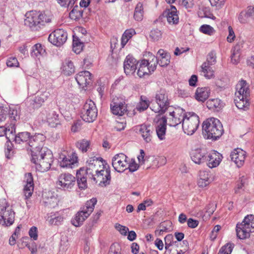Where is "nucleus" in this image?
I'll list each match as a JSON object with an SVG mask.
<instances>
[{
  "mask_svg": "<svg viewBox=\"0 0 254 254\" xmlns=\"http://www.w3.org/2000/svg\"><path fill=\"white\" fill-rule=\"evenodd\" d=\"M75 80L79 86L83 89L92 83L91 74L87 70L80 71L76 75Z\"/></svg>",
  "mask_w": 254,
  "mask_h": 254,
  "instance_id": "obj_23",
  "label": "nucleus"
},
{
  "mask_svg": "<svg viewBox=\"0 0 254 254\" xmlns=\"http://www.w3.org/2000/svg\"><path fill=\"white\" fill-rule=\"evenodd\" d=\"M128 166L127 169H128L129 172H133L136 171L138 168L139 165L135 162L134 160H131L130 162H128Z\"/></svg>",
  "mask_w": 254,
  "mask_h": 254,
  "instance_id": "obj_62",
  "label": "nucleus"
},
{
  "mask_svg": "<svg viewBox=\"0 0 254 254\" xmlns=\"http://www.w3.org/2000/svg\"><path fill=\"white\" fill-rule=\"evenodd\" d=\"M223 132V126L219 120L211 118L203 122L202 133L205 138L215 140L222 135Z\"/></svg>",
  "mask_w": 254,
  "mask_h": 254,
  "instance_id": "obj_2",
  "label": "nucleus"
},
{
  "mask_svg": "<svg viewBox=\"0 0 254 254\" xmlns=\"http://www.w3.org/2000/svg\"><path fill=\"white\" fill-rule=\"evenodd\" d=\"M81 118L83 121L88 123H92L97 117L98 110L94 102L87 100L83 106L81 113Z\"/></svg>",
  "mask_w": 254,
  "mask_h": 254,
  "instance_id": "obj_10",
  "label": "nucleus"
},
{
  "mask_svg": "<svg viewBox=\"0 0 254 254\" xmlns=\"http://www.w3.org/2000/svg\"><path fill=\"white\" fill-rule=\"evenodd\" d=\"M207 108L210 110L218 111L223 107V104L221 100L216 99H211L206 102Z\"/></svg>",
  "mask_w": 254,
  "mask_h": 254,
  "instance_id": "obj_39",
  "label": "nucleus"
},
{
  "mask_svg": "<svg viewBox=\"0 0 254 254\" xmlns=\"http://www.w3.org/2000/svg\"><path fill=\"white\" fill-rule=\"evenodd\" d=\"M45 53V50L42 47L41 44H35L32 48L31 55L32 57L39 59L40 56Z\"/></svg>",
  "mask_w": 254,
  "mask_h": 254,
  "instance_id": "obj_43",
  "label": "nucleus"
},
{
  "mask_svg": "<svg viewBox=\"0 0 254 254\" xmlns=\"http://www.w3.org/2000/svg\"><path fill=\"white\" fill-rule=\"evenodd\" d=\"M11 115L12 116L10 118H12V120L11 121V122L7 123L5 124L4 126L0 127V137L3 136L5 135L6 136L8 135H9L15 132V123L17 119L18 118L17 116V112L12 111Z\"/></svg>",
  "mask_w": 254,
  "mask_h": 254,
  "instance_id": "obj_18",
  "label": "nucleus"
},
{
  "mask_svg": "<svg viewBox=\"0 0 254 254\" xmlns=\"http://www.w3.org/2000/svg\"><path fill=\"white\" fill-rule=\"evenodd\" d=\"M4 209V211H3V208H2V210L1 211L0 215H2L5 223L7 222V225H11L14 221L15 213L8 207H5Z\"/></svg>",
  "mask_w": 254,
  "mask_h": 254,
  "instance_id": "obj_30",
  "label": "nucleus"
},
{
  "mask_svg": "<svg viewBox=\"0 0 254 254\" xmlns=\"http://www.w3.org/2000/svg\"><path fill=\"white\" fill-rule=\"evenodd\" d=\"M135 34V31L133 29L126 30L123 34L122 37L121 44L123 47H124L128 41Z\"/></svg>",
  "mask_w": 254,
  "mask_h": 254,
  "instance_id": "obj_47",
  "label": "nucleus"
},
{
  "mask_svg": "<svg viewBox=\"0 0 254 254\" xmlns=\"http://www.w3.org/2000/svg\"><path fill=\"white\" fill-rule=\"evenodd\" d=\"M31 137L30 133L25 131L18 133L15 136V142L18 144L25 142L27 144V142H29Z\"/></svg>",
  "mask_w": 254,
  "mask_h": 254,
  "instance_id": "obj_42",
  "label": "nucleus"
},
{
  "mask_svg": "<svg viewBox=\"0 0 254 254\" xmlns=\"http://www.w3.org/2000/svg\"><path fill=\"white\" fill-rule=\"evenodd\" d=\"M178 94L179 96L182 98H187L190 96L191 90L189 87L184 89H179Z\"/></svg>",
  "mask_w": 254,
  "mask_h": 254,
  "instance_id": "obj_57",
  "label": "nucleus"
},
{
  "mask_svg": "<svg viewBox=\"0 0 254 254\" xmlns=\"http://www.w3.org/2000/svg\"><path fill=\"white\" fill-rule=\"evenodd\" d=\"M233 249V245L228 243L220 249L218 254H231Z\"/></svg>",
  "mask_w": 254,
  "mask_h": 254,
  "instance_id": "obj_55",
  "label": "nucleus"
},
{
  "mask_svg": "<svg viewBox=\"0 0 254 254\" xmlns=\"http://www.w3.org/2000/svg\"><path fill=\"white\" fill-rule=\"evenodd\" d=\"M248 217H245L243 222L240 224H237L236 226V232L237 237L240 239H244L250 237V233L252 230L249 225L247 224Z\"/></svg>",
  "mask_w": 254,
  "mask_h": 254,
  "instance_id": "obj_22",
  "label": "nucleus"
},
{
  "mask_svg": "<svg viewBox=\"0 0 254 254\" xmlns=\"http://www.w3.org/2000/svg\"><path fill=\"white\" fill-rule=\"evenodd\" d=\"M143 5L141 2H139L136 4L133 17L134 19L137 21H141L143 19Z\"/></svg>",
  "mask_w": 254,
  "mask_h": 254,
  "instance_id": "obj_44",
  "label": "nucleus"
},
{
  "mask_svg": "<svg viewBox=\"0 0 254 254\" xmlns=\"http://www.w3.org/2000/svg\"><path fill=\"white\" fill-rule=\"evenodd\" d=\"M87 167L86 170V175L92 179L94 175L98 174L100 171H102L108 165L101 157H90L87 161Z\"/></svg>",
  "mask_w": 254,
  "mask_h": 254,
  "instance_id": "obj_6",
  "label": "nucleus"
},
{
  "mask_svg": "<svg viewBox=\"0 0 254 254\" xmlns=\"http://www.w3.org/2000/svg\"><path fill=\"white\" fill-rule=\"evenodd\" d=\"M97 203L96 198H92L86 201L85 206L82 209L78 212L75 217L71 220L72 224L76 226L79 227L82 225L85 220L93 212L95 205Z\"/></svg>",
  "mask_w": 254,
  "mask_h": 254,
  "instance_id": "obj_5",
  "label": "nucleus"
},
{
  "mask_svg": "<svg viewBox=\"0 0 254 254\" xmlns=\"http://www.w3.org/2000/svg\"><path fill=\"white\" fill-rule=\"evenodd\" d=\"M84 44L81 42L79 38L73 36L72 50L76 54H79L82 50Z\"/></svg>",
  "mask_w": 254,
  "mask_h": 254,
  "instance_id": "obj_45",
  "label": "nucleus"
},
{
  "mask_svg": "<svg viewBox=\"0 0 254 254\" xmlns=\"http://www.w3.org/2000/svg\"><path fill=\"white\" fill-rule=\"evenodd\" d=\"M83 12L78 10V6L76 5L69 12V17L74 20L79 19L82 17Z\"/></svg>",
  "mask_w": 254,
  "mask_h": 254,
  "instance_id": "obj_49",
  "label": "nucleus"
},
{
  "mask_svg": "<svg viewBox=\"0 0 254 254\" xmlns=\"http://www.w3.org/2000/svg\"><path fill=\"white\" fill-rule=\"evenodd\" d=\"M112 113L115 115L123 116L127 111V105L125 102L117 97L114 98L110 104Z\"/></svg>",
  "mask_w": 254,
  "mask_h": 254,
  "instance_id": "obj_16",
  "label": "nucleus"
},
{
  "mask_svg": "<svg viewBox=\"0 0 254 254\" xmlns=\"http://www.w3.org/2000/svg\"><path fill=\"white\" fill-rule=\"evenodd\" d=\"M241 50L240 45L237 44L234 47L232 54L231 55V61L233 64H237L238 63L240 59V51Z\"/></svg>",
  "mask_w": 254,
  "mask_h": 254,
  "instance_id": "obj_48",
  "label": "nucleus"
},
{
  "mask_svg": "<svg viewBox=\"0 0 254 254\" xmlns=\"http://www.w3.org/2000/svg\"><path fill=\"white\" fill-rule=\"evenodd\" d=\"M127 159L128 157L123 153L117 154L112 158V166L118 172L122 173L127 169Z\"/></svg>",
  "mask_w": 254,
  "mask_h": 254,
  "instance_id": "obj_13",
  "label": "nucleus"
},
{
  "mask_svg": "<svg viewBox=\"0 0 254 254\" xmlns=\"http://www.w3.org/2000/svg\"><path fill=\"white\" fill-rule=\"evenodd\" d=\"M115 227L122 235L124 236L127 235V234L128 231V228L127 227L118 223H116L115 224Z\"/></svg>",
  "mask_w": 254,
  "mask_h": 254,
  "instance_id": "obj_60",
  "label": "nucleus"
},
{
  "mask_svg": "<svg viewBox=\"0 0 254 254\" xmlns=\"http://www.w3.org/2000/svg\"><path fill=\"white\" fill-rule=\"evenodd\" d=\"M12 111L17 112V110H11L6 107H0V122L7 120V123H11L12 120V118H14L13 117L10 118L12 116L11 113H12Z\"/></svg>",
  "mask_w": 254,
  "mask_h": 254,
  "instance_id": "obj_37",
  "label": "nucleus"
},
{
  "mask_svg": "<svg viewBox=\"0 0 254 254\" xmlns=\"http://www.w3.org/2000/svg\"><path fill=\"white\" fill-rule=\"evenodd\" d=\"M150 54V53H149ZM150 58L147 61H149V65L151 68L152 71H154L156 68L157 64H158V56L156 57L152 54L149 55Z\"/></svg>",
  "mask_w": 254,
  "mask_h": 254,
  "instance_id": "obj_54",
  "label": "nucleus"
},
{
  "mask_svg": "<svg viewBox=\"0 0 254 254\" xmlns=\"http://www.w3.org/2000/svg\"><path fill=\"white\" fill-rule=\"evenodd\" d=\"M50 93L46 91L38 94L33 99H30V105L33 109H38L48 99Z\"/></svg>",
  "mask_w": 254,
  "mask_h": 254,
  "instance_id": "obj_26",
  "label": "nucleus"
},
{
  "mask_svg": "<svg viewBox=\"0 0 254 254\" xmlns=\"http://www.w3.org/2000/svg\"><path fill=\"white\" fill-rule=\"evenodd\" d=\"M152 72L150 66L149 65V61L146 60H142L139 64L137 74L139 77H142L145 75H148L149 73Z\"/></svg>",
  "mask_w": 254,
  "mask_h": 254,
  "instance_id": "obj_35",
  "label": "nucleus"
},
{
  "mask_svg": "<svg viewBox=\"0 0 254 254\" xmlns=\"http://www.w3.org/2000/svg\"><path fill=\"white\" fill-rule=\"evenodd\" d=\"M111 179V171L109 165L102 171H100L98 174L94 175V177L92 178L96 183L99 182V185L101 187H106L109 185Z\"/></svg>",
  "mask_w": 254,
  "mask_h": 254,
  "instance_id": "obj_15",
  "label": "nucleus"
},
{
  "mask_svg": "<svg viewBox=\"0 0 254 254\" xmlns=\"http://www.w3.org/2000/svg\"><path fill=\"white\" fill-rule=\"evenodd\" d=\"M186 114L183 109H176L175 111L170 112L169 117L168 118L169 125L171 127H176L181 123L183 124Z\"/></svg>",
  "mask_w": 254,
  "mask_h": 254,
  "instance_id": "obj_17",
  "label": "nucleus"
},
{
  "mask_svg": "<svg viewBox=\"0 0 254 254\" xmlns=\"http://www.w3.org/2000/svg\"><path fill=\"white\" fill-rule=\"evenodd\" d=\"M181 2V5L184 6L186 8H191L194 5L193 0H180Z\"/></svg>",
  "mask_w": 254,
  "mask_h": 254,
  "instance_id": "obj_63",
  "label": "nucleus"
},
{
  "mask_svg": "<svg viewBox=\"0 0 254 254\" xmlns=\"http://www.w3.org/2000/svg\"><path fill=\"white\" fill-rule=\"evenodd\" d=\"M208 154L205 148H198L192 150L190 157L194 163L197 164H201L206 162Z\"/></svg>",
  "mask_w": 254,
  "mask_h": 254,
  "instance_id": "obj_19",
  "label": "nucleus"
},
{
  "mask_svg": "<svg viewBox=\"0 0 254 254\" xmlns=\"http://www.w3.org/2000/svg\"><path fill=\"white\" fill-rule=\"evenodd\" d=\"M35 161L31 156V161L36 165V168L39 171L44 172L48 171L53 162V155L52 151L47 147H42L41 151L37 153Z\"/></svg>",
  "mask_w": 254,
  "mask_h": 254,
  "instance_id": "obj_4",
  "label": "nucleus"
},
{
  "mask_svg": "<svg viewBox=\"0 0 254 254\" xmlns=\"http://www.w3.org/2000/svg\"><path fill=\"white\" fill-rule=\"evenodd\" d=\"M66 153H62L59 158L60 166L62 168H72L75 164L77 163L78 157L75 152L66 154Z\"/></svg>",
  "mask_w": 254,
  "mask_h": 254,
  "instance_id": "obj_12",
  "label": "nucleus"
},
{
  "mask_svg": "<svg viewBox=\"0 0 254 254\" xmlns=\"http://www.w3.org/2000/svg\"><path fill=\"white\" fill-rule=\"evenodd\" d=\"M236 90L234 99L236 106L239 109L247 110L250 106V89L248 83L245 80H241L237 84Z\"/></svg>",
  "mask_w": 254,
  "mask_h": 254,
  "instance_id": "obj_3",
  "label": "nucleus"
},
{
  "mask_svg": "<svg viewBox=\"0 0 254 254\" xmlns=\"http://www.w3.org/2000/svg\"><path fill=\"white\" fill-rule=\"evenodd\" d=\"M85 175H86V172L84 169H80L77 171V182L80 189H85L87 188V178L85 177Z\"/></svg>",
  "mask_w": 254,
  "mask_h": 254,
  "instance_id": "obj_36",
  "label": "nucleus"
},
{
  "mask_svg": "<svg viewBox=\"0 0 254 254\" xmlns=\"http://www.w3.org/2000/svg\"><path fill=\"white\" fill-rule=\"evenodd\" d=\"M121 248L119 244H112L110 248L108 254H120Z\"/></svg>",
  "mask_w": 254,
  "mask_h": 254,
  "instance_id": "obj_58",
  "label": "nucleus"
},
{
  "mask_svg": "<svg viewBox=\"0 0 254 254\" xmlns=\"http://www.w3.org/2000/svg\"><path fill=\"white\" fill-rule=\"evenodd\" d=\"M48 221L51 225H59L63 221V217L61 216H57L52 217V216L48 217Z\"/></svg>",
  "mask_w": 254,
  "mask_h": 254,
  "instance_id": "obj_56",
  "label": "nucleus"
},
{
  "mask_svg": "<svg viewBox=\"0 0 254 254\" xmlns=\"http://www.w3.org/2000/svg\"><path fill=\"white\" fill-rule=\"evenodd\" d=\"M166 123L167 119L165 117H162L160 122L156 128L157 136L160 140H163L165 138Z\"/></svg>",
  "mask_w": 254,
  "mask_h": 254,
  "instance_id": "obj_33",
  "label": "nucleus"
},
{
  "mask_svg": "<svg viewBox=\"0 0 254 254\" xmlns=\"http://www.w3.org/2000/svg\"><path fill=\"white\" fill-rule=\"evenodd\" d=\"M199 123V117L197 115L194 113H188L182 124L184 132L188 135H192L197 129Z\"/></svg>",
  "mask_w": 254,
  "mask_h": 254,
  "instance_id": "obj_7",
  "label": "nucleus"
},
{
  "mask_svg": "<svg viewBox=\"0 0 254 254\" xmlns=\"http://www.w3.org/2000/svg\"><path fill=\"white\" fill-rule=\"evenodd\" d=\"M199 31L208 35H212L215 33L214 28L209 25L204 24L200 26Z\"/></svg>",
  "mask_w": 254,
  "mask_h": 254,
  "instance_id": "obj_51",
  "label": "nucleus"
},
{
  "mask_svg": "<svg viewBox=\"0 0 254 254\" xmlns=\"http://www.w3.org/2000/svg\"><path fill=\"white\" fill-rule=\"evenodd\" d=\"M138 63L137 60L132 56H127L124 63L125 73L128 75L133 74L137 68Z\"/></svg>",
  "mask_w": 254,
  "mask_h": 254,
  "instance_id": "obj_21",
  "label": "nucleus"
},
{
  "mask_svg": "<svg viewBox=\"0 0 254 254\" xmlns=\"http://www.w3.org/2000/svg\"><path fill=\"white\" fill-rule=\"evenodd\" d=\"M137 129L138 133L146 143H149L151 141L154 131L152 126L142 124L138 126Z\"/></svg>",
  "mask_w": 254,
  "mask_h": 254,
  "instance_id": "obj_20",
  "label": "nucleus"
},
{
  "mask_svg": "<svg viewBox=\"0 0 254 254\" xmlns=\"http://www.w3.org/2000/svg\"><path fill=\"white\" fill-rule=\"evenodd\" d=\"M25 17L24 24L33 31H38L44 28L47 24L51 22L52 19V16L48 13L36 11L26 13Z\"/></svg>",
  "mask_w": 254,
  "mask_h": 254,
  "instance_id": "obj_1",
  "label": "nucleus"
},
{
  "mask_svg": "<svg viewBox=\"0 0 254 254\" xmlns=\"http://www.w3.org/2000/svg\"><path fill=\"white\" fill-rule=\"evenodd\" d=\"M24 181L26 184L24 186L23 193L25 199H28L31 196L34 190L33 179L31 173H29L25 175Z\"/></svg>",
  "mask_w": 254,
  "mask_h": 254,
  "instance_id": "obj_24",
  "label": "nucleus"
},
{
  "mask_svg": "<svg viewBox=\"0 0 254 254\" xmlns=\"http://www.w3.org/2000/svg\"><path fill=\"white\" fill-rule=\"evenodd\" d=\"M90 141L85 139L78 141L76 143V147L82 152H86L90 147Z\"/></svg>",
  "mask_w": 254,
  "mask_h": 254,
  "instance_id": "obj_46",
  "label": "nucleus"
},
{
  "mask_svg": "<svg viewBox=\"0 0 254 254\" xmlns=\"http://www.w3.org/2000/svg\"><path fill=\"white\" fill-rule=\"evenodd\" d=\"M6 64L8 67H18L19 63L17 59L15 57L9 58L6 62Z\"/></svg>",
  "mask_w": 254,
  "mask_h": 254,
  "instance_id": "obj_59",
  "label": "nucleus"
},
{
  "mask_svg": "<svg viewBox=\"0 0 254 254\" xmlns=\"http://www.w3.org/2000/svg\"><path fill=\"white\" fill-rule=\"evenodd\" d=\"M5 155L6 158L10 159L12 156V144L10 142H7L5 144Z\"/></svg>",
  "mask_w": 254,
  "mask_h": 254,
  "instance_id": "obj_61",
  "label": "nucleus"
},
{
  "mask_svg": "<svg viewBox=\"0 0 254 254\" xmlns=\"http://www.w3.org/2000/svg\"><path fill=\"white\" fill-rule=\"evenodd\" d=\"M216 63V53L214 51L210 52L207 56L206 61L203 63H206L209 65H214Z\"/></svg>",
  "mask_w": 254,
  "mask_h": 254,
  "instance_id": "obj_53",
  "label": "nucleus"
},
{
  "mask_svg": "<svg viewBox=\"0 0 254 254\" xmlns=\"http://www.w3.org/2000/svg\"><path fill=\"white\" fill-rule=\"evenodd\" d=\"M49 125L52 127H56L60 124L59 115L55 111H50L47 116Z\"/></svg>",
  "mask_w": 254,
  "mask_h": 254,
  "instance_id": "obj_38",
  "label": "nucleus"
},
{
  "mask_svg": "<svg viewBox=\"0 0 254 254\" xmlns=\"http://www.w3.org/2000/svg\"><path fill=\"white\" fill-rule=\"evenodd\" d=\"M246 154V153L245 151L240 148H237L232 152L230 156L232 161L234 162L238 167H240L244 163Z\"/></svg>",
  "mask_w": 254,
  "mask_h": 254,
  "instance_id": "obj_25",
  "label": "nucleus"
},
{
  "mask_svg": "<svg viewBox=\"0 0 254 254\" xmlns=\"http://www.w3.org/2000/svg\"><path fill=\"white\" fill-rule=\"evenodd\" d=\"M46 140V136L43 134H35L33 136H31L29 142L27 144L30 147V150L31 151V156H33V160L35 161L37 153L41 151L42 147H44V142Z\"/></svg>",
  "mask_w": 254,
  "mask_h": 254,
  "instance_id": "obj_9",
  "label": "nucleus"
},
{
  "mask_svg": "<svg viewBox=\"0 0 254 254\" xmlns=\"http://www.w3.org/2000/svg\"><path fill=\"white\" fill-rule=\"evenodd\" d=\"M62 72L65 75L69 76L73 73L75 71L74 66L73 63L69 60H66L63 63L62 67Z\"/></svg>",
  "mask_w": 254,
  "mask_h": 254,
  "instance_id": "obj_41",
  "label": "nucleus"
},
{
  "mask_svg": "<svg viewBox=\"0 0 254 254\" xmlns=\"http://www.w3.org/2000/svg\"><path fill=\"white\" fill-rule=\"evenodd\" d=\"M222 156L217 151H213L208 154L206 162L208 166L213 168L219 165L222 160Z\"/></svg>",
  "mask_w": 254,
  "mask_h": 254,
  "instance_id": "obj_28",
  "label": "nucleus"
},
{
  "mask_svg": "<svg viewBox=\"0 0 254 254\" xmlns=\"http://www.w3.org/2000/svg\"><path fill=\"white\" fill-rule=\"evenodd\" d=\"M155 98L157 106H152L151 109L155 113L164 114L170 106L167 93L165 90L161 89L156 93Z\"/></svg>",
  "mask_w": 254,
  "mask_h": 254,
  "instance_id": "obj_8",
  "label": "nucleus"
},
{
  "mask_svg": "<svg viewBox=\"0 0 254 254\" xmlns=\"http://www.w3.org/2000/svg\"><path fill=\"white\" fill-rule=\"evenodd\" d=\"M67 38V34L64 30L58 29L50 34L48 39L53 45L60 46L64 44Z\"/></svg>",
  "mask_w": 254,
  "mask_h": 254,
  "instance_id": "obj_14",
  "label": "nucleus"
},
{
  "mask_svg": "<svg viewBox=\"0 0 254 254\" xmlns=\"http://www.w3.org/2000/svg\"><path fill=\"white\" fill-rule=\"evenodd\" d=\"M75 183V178L69 173L61 174L57 181V185L59 188L64 190L71 189Z\"/></svg>",
  "mask_w": 254,
  "mask_h": 254,
  "instance_id": "obj_11",
  "label": "nucleus"
},
{
  "mask_svg": "<svg viewBox=\"0 0 254 254\" xmlns=\"http://www.w3.org/2000/svg\"><path fill=\"white\" fill-rule=\"evenodd\" d=\"M163 15L167 17V21L170 24H175L178 23L179 16L175 6L170 5V8L166 9L164 11Z\"/></svg>",
  "mask_w": 254,
  "mask_h": 254,
  "instance_id": "obj_29",
  "label": "nucleus"
},
{
  "mask_svg": "<svg viewBox=\"0 0 254 254\" xmlns=\"http://www.w3.org/2000/svg\"><path fill=\"white\" fill-rule=\"evenodd\" d=\"M211 65L206 63H203L201 66V74L207 79H211L214 77V71Z\"/></svg>",
  "mask_w": 254,
  "mask_h": 254,
  "instance_id": "obj_40",
  "label": "nucleus"
},
{
  "mask_svg": "<svg viewBox=\"0 0 254 254\" xmlns=\"http://www.w3.org/2000/svg\"><path fill=\"white\" fill-rule=\"evenodd\" d=\"M43 201L46 206L50 208L55 207L57 204L58 200L57 195L51 191L45 192L43 193Z\"/></svg>",
  "mask_w": 254,
  "mask_h": 254,
  "instance_id": "obj_27",
  "label": "nucleus"
},
{
  "mask_svg": "<svg viewBox=\"0 0 254 254\" xmlns=\"http://www.w3.org/2000/svg\"><path fill=\"white\" fill-rule=\"evenodd\" d=\"M158 64L161 66L168 65L170 61V55L163 49H160L157 52Z\"/></svg>",
  "mask_w": 254,
  "mask_h": 254,
  "instance_id": "obj_34",
  "label": "nucleus"
},
{
  "mask_svg": "<svg viewBox=\"0 0 254 254\" xmlns=\"http://www.w3.org/2000/svg\"><path fill=\"white\" fill-rule=\"evenodd\" d=\"M29 235L34 240L38 239L37 228L35 226L32 227L29 231Z\"/></svg>",
  "mask_w": 254,
  "mask_h": 254,
  "instance_id": "obj_64",
  "label": "nucleus"
},
{
  "mask_svg": "<svg viewBox=\"0 0 254 254\" xmlns=\"http://www.w3.org/2000/svg\"><path fill=\"white\" fill-rule=\"evenodd\" d=\"M148 106V101L146 99L145 97L141 96L140 101L136 107L137 110L139 111H143L147 109Z\"/></svg>",
  "mask_w": 254,
  "mask_h": 254,
  "instance_id": "obj_52",
  "label": "nucleus"
},
{
  "mask_svg": "<svg viewBox=\"0 0 254 254\" xmlns=\"http://www.w3.org/2000/svg\"><path fill=\"white\" fill-rule=\"evenodd\" d=\"M210 90L208 87H198L195 93V98L198 101L204 102L209 96Z\"/></svg>",
  "mask_w": 254,
  "mask_h": 254,
  "instance_id": "obj_32",
  "label": "nucleus"
},
{
  "mask_svg": "<svg viewBox=\"0 0 254 254\" xmlns=\"http://www.w3.org/2000/svg\"><path fill=\"white\" fill-rule=\"evenodd\" d=\"M210 175L206 171H200L198 174L197 185L199 187L204 188L210 183Z\"/></svg>",
  "mask_w": 254,
  "mask_h": 254,
  "instance_id": "obj_31",
  "label": "nucleus"
},
{
  "mask_svg": "<svg viewBox=\"0 0 254 254\" xmlns=\"http://www.w3.org/2000/svg\"><path fill=\"white\" fill-rule=\"evenodd\" d=\"M149 36L153 41H158L161 39L162 32L157 28L153 29L151 30Z\"/></svg>",
  "mask_w": 254,
  "mask_h": 254,
  "instance_id": "obj_50",
  "label": "nucleus"
}]
</instances>
